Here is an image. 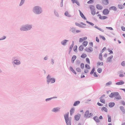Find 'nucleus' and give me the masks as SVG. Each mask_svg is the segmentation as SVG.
Segmentation results:
<instances>
[{
  "label": "nucleus",
  "mask_w": 125,
  "mask_h": 125,
  "mask_svg": "<svg viewBox=\"0 0 125 125\" xmlns=\"http://www.w3.org/2000/svg\"><path fill=\"white\" fill-rule=\"evenodd\" d=\"M80 66L81 68L82 69H83L84 67V64L83 63H82L81 64Z\"/></svg>",
  "instance_id": "864d4df0"
},
{
  "label": "nucleus",
  "mask_w": 125,
  "mask_h": 125,
  "mask_svg": "<svg viewBox=\"0 0 125 125\" xmlns=\"http://www.w3.org/2000/svg\"><path fill=\"white\" fill-rule=\"evenodd\" d=\"M24 0H21L20 4V5H21L24 2Z\"/></svg>",
  "instance_id": "0e129e2a"
},
{
  "label": "nucleus",
  "mask_w": 125,
  "mask_h": 125,
  "mask_svg": "<svg viewBox=\"0 0 125 125\" xmlns=\"http://www.w3.org/2000/svg\"><path fill=\"white\" fill-rule=\"evenodd\" d=\"M121 65L123 66H125V62L124 61H123L121 63Z\"/></svg>",
  "instance_id": "4d7b16f0"
},
{
  "label": "nucleus",
  "mask_w": 125,
  "mask_h": 125,
  "mask_svg": "<svg viewBox=\"0 0 125 125\" xmlns=\"http://www.w3.org/2000/svg\"><path fill=\"white\" fill-rule=\"evenodd\" d=\"M70 69V71H72V72H73L75 74H76V73L75 71L73 69V68L72 67H69Z\"/></svg>",
  "instance_id": "dca6fc26"
},
{
  "label": "nucleus",
  "mask_w": 125,
  "mask_h": 125,
  "mask_svg": "<svg viewBox=\"0 0 125 125\" xmlns=\"http://www.w3.org/2000/svg\"><path fill=\"white\" fill-rule=\"evenodd\" d=\"M77 46L76 45L73 48V50L74 51L76 52H77Z\"/></svg>",
  "instance_id": "b1692460"
},
{
  "label": "nucleus",
  "mask_w": 125,
  "mask_h": 125,
  "mask_svg": "<svg viewBox=\"0 0 125 125\" xmlns=\"http://www.w3.org/2000/svg\"><path fill=\"white\" fill-rule=\"evenodd\" d=\"M81 116L80 114H78L75 116V119L76 121H78L79 119Z\"/></svg>",
  "instance_id": "1a4fd4ad"
},
{
  "label": "nucleus",
  "mask_w": 125,
  "mask_h": 125,
  "mask_svg": "<svg viewBox=\"0 0 125 125\" xmlns=\"http://www.w3.org/2000/svg\"><path fill=\"white\" fill-rule=\"evenodd\" d=\"M119 95V93L118 92H114L112 93L109 95V97L111 98H112L116 96H118Z\"/></svg>",
  "instance_id": "423d86ee"
},
{
  "label": "nucleus",
  "mask_w": 125,
  "mask_h": 125,
  "mask_svg": "<svg viewBox=\"0 0 125 125\" xmlns=\"http://www.w3.org/2000/svg\"><path fill=\"white\" fill-rule=\"evenodd\" d=\"M88 43V42L87 41H85L83 42V46L85 47L86 46Z\"/></svg>",
  "instance_id": "a211bd4d"
},
{
  "label": "nucleus",
  "mask_w": 125,
  "mask_h": 125,
  "mask_svg": "<svg viewBox=\"0 0 125 125\" xmlns=\"http://www.w3.org/2000/svg\"><path fill=\"white\" fill-rule=\"evenodd\" d=\"M87 56V55L85 53L83 54L81 56V57L83 58H84Z\"/></svg>",
  "instance_id": "7c9ffc66"
},
{
  "label": "nucleus",
  "mask_w": 125,
  "mask_h": 125,
  "mask_svg": "<svg viewBox=\"0 0 125 125\" xmlns=\"http://www.w3.org/2000/svg\"><path fill=\"white\" fill-rule=\"evenodd\" d=\"M86 24H85L83 23L82 22L81 23L80 26H81V27H80L81 28H84V27L83 26V25H84V26H86Z\"/></svg>",
  "instance_id": "c03bdc74"
},
{
  "label": "nucleus",
  "mask_w": 125,
  "mask_h": 125,
  "mask_svg": "<svg viewBox=\"0 0 125 125\" xmlns=\"http://www.w3.org/2000/svg\"><path fill=\"white\" fill-rule=\"evenodd\" d=\"M106 28L111 30H113V28L112 27H106Z\"/></svg>",
  "instance_id": "338daca9"
},
{
  "label": "nucleus",
  "mask_w": 125,
  "mask_h": 125,
  "mask_svg": "<svg viewBox=\"0 0 125 125\" xmlns=\"http://www.w3.org/2000/svg\"><path fill=\"white\" fill-rule=\"evenodd\" d=\"M102 111H104L106 112H107V109L105 107H103L101 109Z\"/></svg>",
  "instance_id": "412c9836"
},
{
  "label": "nucleus",
  "mask_w": 125,
  "mask_h": 125,
  "mask_svg": "<svg viewBox=\"0 0 125 125\" xmlns=\"http://www.w3.org/2000/svg\"><path fill=\"white\" fill-rule=\"evenodd\" d=\"M74 108H72L70 110V113L71 115L73 114L74 112Z\"/></svg>",
  "instance_id": "473e14b6"
},
{
  "label": "nucleus",
  "mask_w": 125,
  "mask_h": 125,
  "mask_svg": "<svg viewBox=\"0 0 125 125\" xmlns=\"http://www.w3.org/2000/svg\"><path fill=\"white\" fill-rule=\"evenodd\" d=\"M112 82H108L106 84V85L107 86H108L110 85L111 84Z\"/></svg>",
  "instance_id": "49530a36"
},
{
  "label": "nucleus",
  "mask_w": 125,
  "mask_h": 125,
  "mask_svg": "<svg viewBox=\"0 0 125 125\" xmlns=\"http://www.w3.org/2000/svg\"><path fill=\"white\" fill-rule=\"evenodd\" d=\"M73 45H72L71 46H70V48L69 49V53L70 54V52L72 50V49L73 47Z\"/></svg>",
  "instance_id": "ea45409f"
},
{
  "label": "nucleus",
  "mask_w": 125,
  "mask_h": 125,
  "mask_svg": "<svg viewBox=\"0 0 125 125\" xmlns=\"http://www.w3.org/2000/svg\"><path fill=\"white\" fill-rule=\"evenodd\" d=\"M89 7L90 9L92 14L93 15H94L95 14V11L94 6L90 5Z\"/></svg>",
  "instance_id": "39448f33"
},
{
  "label": "nucleus",
  "mask_w": 125,
  "mask_h": 125,
  "mask_svg": "<svg viewBox=\"0 0 125 125\" xmlns=\"http://www.w3.org/2000/svg\"><path fill=\"white\" fill-rule=\"evenodd\" d=\"M102 53H100L99 55V58L101 60H102Z\"/></svg>",
  "instance_id": "a18cd8bd"
},
{
  "label": "nucleus",
  "mask_w": 125,
  "mask_h": 125,
  "mask_svg": "<svg viewBox=\"0 0 125 125\" xmlns=\"http://www.w3.org/2000/svg\"><path fill=\"white\" fill-rule=\"evenodd\" d=\"M75 24L76 26H79V27H81V26H80L81 24H79V23L77 22L76 23H75Z\"/></svg>",
  "instance_id": "052dcab7"
},
{
  "label": "nucleus",
  "mask_w": 125,
  "mask_h": 125,
  "mask_svg": "<svg viewBox=\"0 0 125 125\" xmlns=\"http://www.w3.org/2000/svg\"><path fill=\"white\" fill-rule=\"evenodd\" d=\"M68 41L66 40H64L62 42V44L63 45H64Z\"/></svg>",
  "instance_id": "4be33fe9"
},
{
  "label": "nucleus",
  "mask_w": 125,
  "mask_h": 125,
  "mask_svg": "<svg viewBox=\"0 0 125 125\" xmlns=\"http://www.w3.org/2000/svg\"><path fill=\"white\" fill-rule=\"evenodd\" d=\"M76 56L75 55H73L72 56V62H74V60L76 59Z\"/></svg>",
  "instance_id": "2eb2a0df"
},
{
  "label": "nucleus",
  "mask_w": 125,
  "mask_h": 125,
  "mask_svg": "<svg viewBox=\"0 0 125 125\" xmlns=\"http://www.w3.org/2000/svg\"><path fill=\"white\" fill-rule=\"evenodd\" d=\"M96 40L98 42H99V39L97 37H96Z\"/></svg>",
  "instance_id": "680f3d73"
},
{
  "label": "nucleus",
  "mask_w": 125,
  "mask_h": 125,
  "mask_svg": "<svg viewBox=\"0 0 125 125\" xmlns=\"http://www.w3.org/2000/svg\"><path fill=\"white\" fill-rule=\"evenodd\" d=\"M94 1V0H90L87 2V3L88 4L92 3H93Z\"/></svg>",
  "instance_id": "de8ad7c7"
},
{
  "label": "nucleus",
  "mask_w": 125,
  "mask_h": 125,
  "mask_svg": "<svg viewBox=\"0 0 125 125\" xmlns=\"http://www.w3.org/2000/svg\"><path fill=\"white\" fill-rule=\"evenodd\" d=\"M92 115L93 114L92 113H89V111L87 110L85 112L84 116L85 117L88 118L91 117Z\"/></svg>",
  "instance_id": "20e7f679"
},
{
  "label": "nucleus",
  "mask_w": 125,
  "mask_h": 125,
  "mask_svg": "<svg viewBox=\"0 0 125 125\" xmlns=\"http://www.w3.org/2000/svg\"><path fill=\"white\" fill-rule=\"evenodd\" d=\"M76 70L77 71L79 72H81V69H80V68L79 67L77 68H76Z\"/></svg>",
  "instance_id": "09e8293b"
},
{
  "label": "nucleus",
  "mask_w": 125,
  "mask_h": 125,
  "mask_svg": "<svg viewBox=\"0 0 125 125\" xmlns=\"http://www.w3.org/2000/svg\"><path fill=\"white\" fill-rule=\"evenodd\" d=\"M94 76L97 77H98V75L97 74L96 72L94 73Z\"/></svg>",
  "instance_id": "e2e57ef3"
},
{
  "label": "nucleus",
  "mask_w": 125,
  "mask_h": 125,
  "mask_svg": "<svg viewBox=\"0 0 125 125\" xmlns=\"http://www.w3.org/2000/svg\"><path fill=\"white\" fill-rule=\"evenodd\" d=\"M83 38H80L79 40V42H82L83 41Z\"/></svg>",
  "instance_id": "bf43d9fd"
},
{
  "label": "nucleus",
  "mask_w": 125,
  "mask_h": 125,
  "mask_svg": "<svg viewBox=\"0 0 125 125\" xmlns=\"http://www.w3.org/2000/svg\"><path fill=\"white\" fill-rule=\"evenodd\" d=\"M94 68H93L92 70H91V71L90 72V74H93V73H94Z\"/></svg>",
  "instance_id": "603ef678"
},
{
  "label": "nucleus",
  "mask_w": 125,
  "mask_h": 125,
  "mask_svg": "<svg viewBox=\"0 0 125 125\" xmlns=\"http://www.w3.org/2000/svg\"><path fill=\"white\" fill-rule=\"evenodd\" d=\"M47 78V82H48V83L50 82L52 83H54L55 82V80L53 78H50V76L48 75Z\"/></svg>",
  "instance_id": "7ed1b4c3"
},
{
  "label": "nucleus",
  "mask_w": 125,
  "mask_h": 125,
  "mask_svg": "<svg viewBox=\"0 0 125 125\" xmlns=\"http://www.w3.org/2000/svg\"><path fill=\"white\" fill-rule=\"evenodd\" d=\"M86 51L88 52H90L93 51V49L92 47H89L86 50Z\"/></svg>",
  "instance_id": "9d476101"
},
{
  "label": "nucleus",
  "mask_w": 125,
  "mask_h": 125,
  "mask_svg": "<svg viewBox=\"0 0 125 125\" xmlns=\"http://www.w3.org/2000/svg\"><path fill=\"white\" fill-rule=\"evenodd\" d=\"M20 30L22 31H26L27 30V29H26V26L22 27L20 29Z\"/></svg>",
  "instance_id": "f3484780"
},
{
  "label": "nucleus",
  "mask_w": 125,
  "mask_h": 125,
  "mask_svg": "<svg viewBox=\"0 0 125 125\" xmlns=\"http://www.w3.org/2000/svg\"><path fill=\"white\" fill-rule=\"evenodd\" d=\"M124 82L123 81H121L116 83V84L118 85H122L124 83Z\"/></svg>",
  "instance_id": "6ab92c4d"
},
{
  "label": "nucleus",
  "mask_w": 125,
  "mask_h": 125,
  "mask_svg": "<svg viewBox=\"0 0 125 125\" xmlns=\"http://www.w3.org/2000/svg\"><path fill=\"white\" fill-rule=\"evenodd\" d=\"M33 11L36 14H39L42 12V10L39 6H36L34 8Z\"/></svg>",
  "instance_id": "f257e3e1"
},
{
  "label": "nucleus",
  "mask_w": 125,
  "mask_h": 125,
  "mask_svg": "<svg viewBox=\"0 0 125 125\" xmlns=\"http://www.w3.org/2000/svg\"><path fill=\"white\" fill-rule=\"evenodd\" d=\"M99 37L100 39H102L104 41H105V37L103 36L100 35H99Z\"/></svg>",
  "instance_id": "c9c22d12"
},
{
  "label": "nucleus",
  "mask_w": 125,
  "mask_h": 125,
  "mask_svg": "<svg viewBox=\"0 0 125 125\" xmlns=\"http://www.w3.org/2000/svg\"><path fill=\"white\" fill-rule=\"evenodd\" d=\"M118 8L120 9H122L123 8V6L122 5H119L118 6Z\"/></svg>",
  "instance_id": "3c124183"
},
{
  "label": "nucleus",
  "mask_w": 125,
  "mask_h": 125,
  "mask_svg": "<svg viewBox=\"0 0 125 125\" xmlns=\"http://www.w3.org/2000/svg\"><path fill=\"white\" fill-rule=\"evenodd\" d=\"M109 12V11L107 9H104L103 11V13L104 15H106L108 14Z\"/></svg>",
  "instance_id": "0eeeda50"
},
{
  "label": "nucleus",
  "mask_w": 125,
  "mask_h": 125,
  "mask_svg": "<svg viewBox=\"0 0 125 125\" xmlns=\"http://www.w3.org/2000/svg\"><path fill=\"white\" fill-rule=\"evenodd\" d=\"M115 105V104L114 102H111L109 103L108 106L110 107H113Z\"/></svg>",
  "instance_id": "4468645a"
},
{
  "label": "nucleus",
  "mask_w": 125,
  "mask_h": 125,
  "mask_svg": "<svg viewBox=\"0 0 125 125\" xmlns=\"http://www.w3.org/2000/svg\"><path fill=\"white\" fill-rule=\"evenodd\" d=\"M91 67L89 65L87 64H86L85 65V68H86L87 69H90Z\"/></svg>",
  "instance_id": "393cba45"
},
{
  "label": "nucleus",
  "mask_w": 125,
  "mask_h": 125,
  "mask_svg": "<svg viewBox=\"0 0 125 125\" xmlns=\"http://www.w3.org/2000/svg\"><path fill=\"white\" fill-rule=\"evenodd\" d=\"M98 29L101 31H102V32L104 31L103 30V29H101V28H99Z\"/></svg>",
  "instance_id": "774afa93"
},
{
  "label": "nucleus",
  "mask_w": 125,
  "mask_h": 125,
  "mask_svg": "<svg viewBox=\"0 0 125 125\" xmlns=\"http://www.w3.org/2000/svg\"><path fill=\"white\" fill-rule=\"evenodd\" d=\"M80 103L79 101H76L75 102L73 105L74 106H76L78 104H79Z\"/></svg>",
  "instance_id": "c85d7f7f"
},
{
  "label": "nucleus",
  "mask_w": 125,
  "mask_h": 125,
  "mask_svg": "<svg viewBox=\"0 0 125 125\" xmlns=\"http://www.w3.org/2000/svg\"><path fill=\"white\" fill-rule=\"evenodd\" d=\"M103 62H98L97 63V65L98 66L100 65H103Z\"/></svg>",
  "instance_id": "79ce46f5"
},
{
  "label": "nucleus",
  "mask_w": 125,
  "mask_h": 125,
  "mask_svg": "<svg viewBox=\"0 0 125 125\" xmlns=\"http://www.w3.org/2000/svg\"><path fill=\"white\" fill-rule=\"evenodd\" d=\"M108 122H111V116L109 115H108Z\"/></svg>",
  "instance_id": "e433bc0d"
},
{
  "label": "nucleus",
  "mask_w": 125,
  "mask_h": 125,
  "mask_svg": "<svg viewBox=\"0 0 125 125\" xmlns=\"http://www.w3.org/2000/svg\"><path fill=\"white\" fill-rule=\"evenodd\" d=\"M107 50L108 51L110 52L109 54L113 53V51H112L110 50L109 49H108Z\"/></svg>",
  "instance_id": "13d9d810"
},
{
  "label": "nucleus",
  "mask_w": 125,
  "mask_h": 125,
  "mask_svg": "<svg viewBox=\"0 0 125 125\" xmlns=\"http://www.w3.org/2000/svg\"><path fill=\"white\" fill-rule=\"evenodd\" d=\"M71 31L73 33H74L75 31V29L74 28H72L71 29Z\"/></svg>",
  "instance_id": "5fc2aeb1"
},
{
  "label": "nucleus",
  "mask_w": 125,
  "mask_h": 125,
  "mask_svg": "<svg viewBox=\"0 0 125 125\" xmlns=\"http://www.w3.org/2000/svg\"><path fill=\"white\" fill-rule=\"evenodd\" d=\"M94 120L97 122H99V120L98 119V118L96 116H95L94 117Z\"/></svg>",
  "instance_id": "cd10ccee"
},
{
  "label": "nucleus",
  "mask_w": 125,
  "mask_h": 125,
  "mask_svg": "<svg viewBox=\"0 0 125 125\" xmlns=\"http://www.w3.org/2000/svg\"><path fill=\"white\" fill-rule=\"evenodd\" d=\"M100 102L103 103H105V101L104 99H101L100 100Z\"/></svg>",
  "instance_id": "6e6d98bb"
},
{
  "label": "nucleus",
  "mask_w": 125,
  "mask_h": 125,
  "mask_svg": "<svg viewBox=\"0 0 125 125\" xmlns=\"http://www.w3.org/2000/svg\"><path fill=\"white\" fill-rule=\"evenodd\" d=\"M115 99H117V100H120L121 99V97L119 95L118 96L116 97L115 98Z\"/></svg>",
  "instance_id": "a19ab883"
},
{
  "label": "nucleus",
  "mask_w": 125,
  "mask_h": 125,
  "mask_svg": "<svg viewBox=\"0 0 125 125\" xmlns=\"http://www.w3.org/2000/svg\"><path fill=\"white\" fill-rule=\"evenodd\" d=\"M96 8L98 10H101L102 9L103 7L102 6L98 4L96 6Z\"/></svg>",
  "instance_id": "9b49d317"
},
{
  "label": "nucleus",
  "mask_w": 125,
  "mask_h": 125,
  "mask_svg": "<svg viewBox=\"0 0 125 125\" xmlns=\"http://www.w3.org/2000/svg\"><path fill=\"white\" fill-rule=\"evenodd\" d=\"M113 58V56L112 55L108 58L106 60L107 62H111V61L112 59Z\"/></svg>",
  "instance_id": "f8f14e48"
},
{
  "label": "nucleus",
  "mask_w": 125,
  "mask_h": 125,
  "mask_svg": "<svg viewBox=\"0 0 125 125\" xmlns=\"http://www.w3.org/2000/svg\"><path fill=\"white\" fill-rule=\"evenodd\" d=\"M120 108L123 113L124 114L125 113V110L124 107L123 106H120Z\"/></svg>",
  "instance_id": "ddd939ff"
},
{
  "label": "nucleus",
  "mask_w": 125,
  "mask_h": 125,
  "mask_svg": "<svg viewBox=\"0 0 125 125\" xmlns=\"http://www.w3.org/2000/svg\"><path fill=\"white\" fill-rule=\"evenodd\" d=\"M14 63L16 64H20V61L18 60H15L14 61Z\"/></svg>",
  "instance_id": "aec40b11"
},
{
  "label": "nucleus",
  "mask_w": 125,
  "mask_h": 125,
  "mask_svg": "<svg viewBox=\"0 0 125 125\" xmlns=\"http://www.w3.org/2000/svg\"><path fill=\"white\" fill-rule=\"evenodd\" d=\"M86 61L89 64H90V63L89 59L88 58H87L86 59Z\"/></svg>",
  "instance_id": "bb28decb"
},
{
  "label": "nucleus",
  "mask_w": 125,
  "mask_h": 125,
  "mask_svg": "<svg viewBox=\"0 0 125 125\" xmlns=\"http://www.w3.org/2000/svg\"><path fill=\"white\" fill-rule=\"evenodd\" d=\"M109 9L110 10H116L117 9L115 6H112L109 8Z\"/></svg>",
  "instance_id": "a878e982"
},
{
  "label": "nucleus",
  "mask_w": 125,
  "mask_h": 125,
  "mask_svg": "<svg viewBox=\"0 0 125 125\" xmlns=\"http://www.w3.org/2000/svg\"><path fill=\"white\" fill-rule=\"evenodd\" d=\"M69 113L65 114L64 115V119L67 125H71L70 121L68 118Z\"/></svg>",
  "instance_id": "f03ea898"
},
{
  "label": "nucleus",
  "mask_w": 125,
  "mask_h": 125,
  "mask_svg": "<svg viewBox=\"0 0 125 125\" xmlns=\"http://www.w3.org/2000/svg\"><path fill=\"white\" fill-rule=\"evenodd\" d=\"M90 69H87L86 68H85V69L84 70V72L85 73H87L89 72V70Z\"/></svg>",
  "instance_id": "58836bf2"
},
{
  "label": "nucleus",
  "mask_w": 125,
  "mask_h": 125,
  "mask_svg": "<svg viewBox=\"0 0 125 125\" xmlns=\"http://www.w3.org/2000/svg\"><path fill=\"white\" fill-rule=\"evenodd\" d=\"M59 110V109L57 108H54L53 109L52 111L54 112H56Z\"/></svg>",
  "instance_id": "c756f323"
},
{
  "label": "nucleus",
  "mask_w": 125,
  "mask_h": 125,
  "mask_svg": "<svg viewBox=\"0 0 125 125\" xmlns=\"http://www.w3.org/2000/svg\"><path fill=\"white\" fill-rule=\"evenodd\" d=\"M86 22L90 25L92 26H93L94 25V24L92 22L87 21H86Z\"/></svg>",
  "instance_id": "8fccbe9b"
},
{
  "label": "nucleus",
  "mask_w": 125,
  "mask_h": 125,
  "mask_svg": "<svg viewBox=\"0 0 125 125\" xmlns=\"http://www.w3.org/2000/svg\"><path fill=\"white\" fill-rule=\"evenodd\" d=\"M79 12L80 14V15L81 17L83 18L84 19H85V18L83 14L81 12V11H79Z\"/></svg>",
  "instance_id": "72a5a7b5"
},
{
  "label": "nucleus",
  "mask_w": 125,
  "mask_h": 125,
  "mask_svg": "<svg viewBox=\"0 0 125 125\" xmlns=\"http://www.w3.org/2000/svg\"><path fill=\"white\" fill-rule=\"evenodd\" d=\"M65 15L67 16L68 17H70L71 16V15L69 14L68 12L67 11H66L65 13Z\"/></svg>",
  "instance_id": "4c0bfd02"
},
{
  "label": "nucleus",
  "mask_w": 125,
  "mask_h": 125,
  "mask_svg": "<svg viewBox=\"0 0 125 125\" xmlns=\"http://www.w3.org/2000/svg\"><path fill=\"white\" fill-rule=\"evenodd\" d=\"M107 18V17L105 16H101L100 17V19L101 20H104Z\"/></svg>",
  "instance_id": "5701e85b"
},
{
  "label": "nucleus",
  "mask_w": 125,
  "mask_h": 125,
  "mask_svg": "<svg viewBox=\"0 0 125 125\" xmlns=\"http://www.w3.org/2000/svg\"><path fill=\"white\" fill-rule=\"evenodd\" d=\"M97 71L98 73H100L102 71V68H99L97 69Z\"/></svg>",
  "instance_id": "37998d69"
},
{
  "label": "nucleus",
  "mask_w": 125,
  "mask_h": 125,
  "mask_svg": "<svg viewBox=\"0 0 125 125\" xmlns=\"http://www.w3.org/2000/svg\"><path fill=\"white\" fill-rule=\"evenodd\" d=\"M26 29H27V30L30 29L31 28L30 25H26Z\"/></svg>",
  "instance_id": "2f4dec72"
},
{
  "label": "nucleus",
  "mask_w": 125,
  "mask_h": 125,
  "mask_svg": "<svg viewBox=\"0 0 125 125\" xmlns=\"http://www.w3.org/2000/svg\"><path fill=\"white\" fill-rule=\"evenodd\" d=\"M122 30L124 31H125V27L123 26H122L121 27Z\"/></svg>",
  "instance_id": "69168bd1"
},
{
  "label": "nucleus",
  "mask_w": 125,
  "mask_h": 125,
  "mask_svg": "<svg viewBox=\"0 0 125 125\" xmlns=\"http://www.w3.org/2000/svg\"><path fill=\"white\" fill-rule=\"evenodd\" d=\"M102 3L105 5H107L109 3L108 0H102Z\"/></svg>",
  "instance_id": "6e6552de"
},
{
  "label": "nucleus",
  "mask_w": 125,
  "mask_h": 125,
  "mask_svg": "<svg viewBox=\"0 0 125 125\" xmlns=\"http://www.w3.org/2000/svg\"><path fill=\"white\" fill-rule=\"evenodd\" d=\"M83 49V47L82 45H80L79 47V49L80 51H82Z\"/></svg>",
  "instance_id": "f704fd0d"
}]
</instances>
